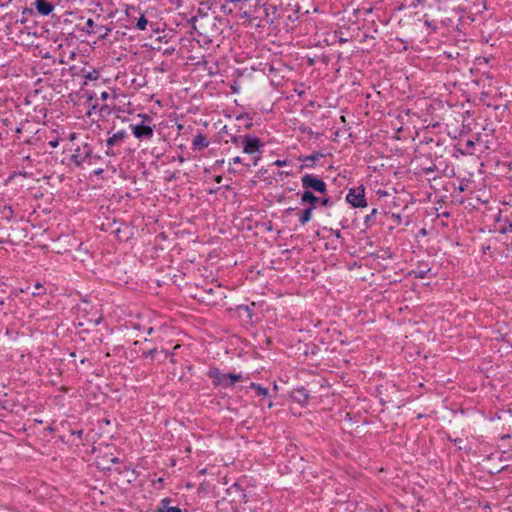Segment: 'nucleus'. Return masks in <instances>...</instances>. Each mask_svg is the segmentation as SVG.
Listing matches in <instances>:
<instances>
[{
	"mask_svg": "<svg viewBox=\"0 0 512 512\" xmlns=\"http://www.w3.org/2000/svg\"><path fill=\"white\" fill-rule=\"evenodd\" d=\"M70 159L77 167H83L85 164H95L101 159V157L94 153L93 148L89 143L85 142L78 145L73 150Z\"/></svg>",
	"mask_w": 512,
	"mask_h": 512,
	"instance_id": "f257e3e1",
	"label": "nucleus"
},
{
	"mask_svg": "<svg viewBox=\"0 0 512 512\" xmlns=\"http://www.w3.org/2000/svg\"><path fill=\"white\" fill-rule=\"evenodd\" d=\"M207 376L214 387L231 388L236 382L242 381L243 376L235 373H224L217 367H210Z\"/></svg>",
	"mask_w": 512,
	"mask_h": 512,
	"instance_id": "f03ea898",
	"label": "nucleus"
},
{
	"mask_svg": "<svg viewBox=\"0 0 512 512\" xmlns=\"http://www.w3.org/2000/svg\"><path fill=\"white\" fill-rule=\"evenodd\" d=\"M264 146L265 143L259 137L252 134H244L241 148L243 153L252 157L253 166L258 165Z\"/></svg>",
	"mask_w": 512,
	"mask_h": 512,
	"instance_id": "7ed1b4c3",
	"label": "nucleus"
},
{
	"mask_svg": "<svg viewBox=\"0 0 512 512\" xmlns=\"http://www.w3.org/2000/svg\"><path fill=\"white\" fill-rule=\"evenodd\" d=\"M140 123L130 124V129L135 138L140 141L151 140L154 135L155 126L152 125V117L148 114H138Z\"/></svg>",
	"mask_w": 512,
	"mask_h": 512,
	"instance_id": "20e7f679",
	"label": "nucleus"
},
{
	"mask_svg": "<svg viewBox=\"0 0 512 512\" xmlns=\"http://www.w3.org/2000/svg\"><path fill=\"white\" fill-rule=\"evenodd\" d=\"M301 185L304 191H312L319 194H326L327 192V184L325 181L314 174H305L302 176Z\"/></svg>",
	"mask_w": 512,
	"mask_h": 512,
	"instance_id": "39448f33",
	"label": "nucleus"
},
{
	"mask_svg": "<svg viewBox=\"0 0 512 512\" xmlns=\"http://www.w3.org/2000/svg\"><path fill=\"white\" fill-rule=\"evenodd\" d=\"M128 134L125 130H119L106 140L105 155L114 157L119 154V148L124 144Z\"/></svg>",
	"mask_w": 512,
	"mask_h": 512,
	"instance_id": "423d86ee",
	"label": "nucleus"
},
{
	"mask_svg": "<svg viewBox=\"0 0 512 512\" xmlns=\"http://www.w3.org/2000/svg\"><path fill=\"white\" fill-rule=\"evenodd\" d=\"M346 201L356 208H364L367 206L365 198V189L362 185L349 189L346 195Z\"/></svg>",
	"mask_w": 512,
	"mask_h": 512,
	"instance_id": "0eeeda50",
	"label": "nucleus"
},
{
	"mask_svg": "<svg viewBox=\"0 0 512 512\" xmlns=\"http://www.w3.org/2000/svg\"><path fill=\"white\" fill-rule=\"evenodd\" d=\"M34 7L40 15L48 16L53 12L55 5L47 0H35Z\"/></svg>",
	"mask_w": 512,
	"mask_h": 512,
	"instance_id": "6e6552de",
	"label": "nucleus"
},
{
	"mask_svg": "<svg viewBox=\"0 0 512 512\" xmlns=\"http://www.w3.org/2000/svg\"><path fill=\"white\" fill-rule=\"evenodd\" d=\"M301 204H308L307 208L315 210L317 208L320 197L316 196L312 191H304L301 194Z\"/></svg>",
	"mask_w": 512,
	"mask_h": 512,
	"instance_id": "1a4fd4ad",
	"label": "nucleus"
},
{
	"mask_svg": "<svg viewBox=\"0 0 512 512\" xmlns=\"http://www.w3.org/2000/svg\"><path fill=\"white\" fill-rule=\"evenodd\" d=\"M209 144L210 141L207 139V137L202 133H198L192 140V149L194 151H202L203 149L207 148Z\"/></svg>",
	"mask_w": 512,
	"mask_h": 512,
	"instance_id": "9d476101",
	"label": "nucleus"
},
{
	"mask_svg": "<svg viewBox=\"0 0 512 512\" xmlns=\"http://www.w3.org/2000/svg\"><path fill=\"white\" fill-rule=\"evenodd\" d=\"M322 156L323 155L321 153L316 152L311 155L301 157L300 160L304 162V164L301 165L300 169L314 167L315 162L319 160Z\"/></svg>",
	"mask_w": 512,
	"mask_h": 512,
	"instance_id": "9b49d317",
	"label": "nucleus"
},
{
	"mask_svg": "<svg viewBox=\"0 0 512 512\" xmlns=\"http://www.w3.org/2000/svg\"><path fill=\"white\" fill-rule=\"evenodd\" d=\"M171 499L164 498L160 501V504L157 508V512H182V510L177 506H170Z\"/></svg>",
	"mask_w": 512,
	"mask_h": 512,
	"instance_id": "f8f14e48",
	"label": "nucleus"
},
{
	"mask_svg": "<svg viewBox=\"0 0 512 512\" xmlns=\"http://www.w3.org/2000/svg\"><path fill=\"white\" fill-rule=\"evenodd\" d=\"M110 32L111 29L103 25H98L95 29H87L88 34H99L101 39L106 38Z\"/></svg>",
	"mask_w": 512,
	"mask_h": 512,
	"instance_id": "ddd939ff",
	"label": "nucleus"
},
{
	"mask_svg": "<svg viewBox=\"0 0 512 512\" xmlns=\"http://www.w3.org/2000/svg\"><path fill=\"white\" fill-rule=\"evenodd\" d=\"M313 211L311 208H305L300 213H298L299 216V223L301 225H306L311 219Z\"/></svg>",
	"mask_w": 512,
	"mask_h": 512,
	"instance_id": "4468645a",
	"label": "nucleus"
},
{
	"mask_svg": "<svg viewBox=\"0 0 512 512\" xmlns=\"http://www.w3.org/2000/svg\"><path fill=\"white\" fill-rule=\"evenodd\" d=\"M250 388L255 390L257 396L266 397L269 394L267 388H264L260 384H257V383H254V382H252L250 384Z\"/></svg>",
	"mask_w": 512,
	"mask_h": 512,
	"instance_id": "2eb2a0df",
	"label": "nucleus"
},
{
	"mask_svg": "<svg viewBox=\"0 0 512 512\" xmlns=\"http://www.w3.org/2000/svg\"><path fill=\"white\" fill-rule=\"evenodd\" d=\"M148 20L146 19V17L142 14L136 21V24H135V28L140 30V31H144L147 29L148 27Z\"/></svg>",
	"mask_w": 512,
	"mask_h": 512,
	"instance_id": "dca6fc26",
	"label": "nucleus"
},
{
	"mask_svg": "<svg viewBox=\"0 0 512 512\" xmlns=\"http://www.w3.org/2000/svg\"><path fill=\"white\" fill-rule=\"evenodd\" d=\"M377 213H378V209L374 208V209H372L370 214L366 215V217L364 219V224L366 225V227H370L374 223V219H375V216L377 215Z\"/></svg>",
	"mask_w": 512,
	"mask_h": 512,
	"instance_id": "f3484780",
	"label": "nucleus"
},
{
	"mask_svg": "<svg viewBox=\"0 0 512 512\" xmlns=\"http://www.w3.org/2000/svg\"><path fill=\"white\" fill-rule=\"evenodd\" d=\"M333 204L334 202L330 197H322L318 202V205H320L321 207H332Z\"/></svg>",
	"mask_w": 512,
	"mask_h": 512,
	"instance_id": "a211bd4d",
	"label": "nucleus"
},
{
	"mask_svg": "<svg viewBox=\"0 0 512 512\" xmlns=\"http://www.w3.org/2000/svg\"><path fill=\"white\" fill-rule=\"evenodd\" d=\"M4 218L10 220L13 217L14 211L11 206H5L2 210Z\"/></svg>",
	"mask_w": 512,
	"mask_h": 512,
	"instance_id": "6ab92c4d",
	"label": "nucleus"
},
{
	"mask_svg": "<svg viewBox=\"0 0 512 512\" xmlns=\"http://www.w3.org/2000/svg\"><path fill=\"white\" fill-rule=\"evenodd\" d=\"M244 139V135H233L230 138V142L236 146H242V141Z\"/></svg>",
	"mask_w": 512,
	"mask_h": 512,
	"instance_id": "aec40b11",
	"label": "nucleus"
},
{
	"mask_svg": "<svg viewBox=\"0 0 512 512\" xmlns=\"http://www.w3.org/2000/svg\"><path fill=\"white\" fill-rule=\"evenodd\" d=\"M35 290H36V291H34V292L32 293V295H33V296L41 295V294H43V293H44V291H45V289H44L43 285H42V284H40V283H36V284H35Z\"/></svg>",
	"mask_w": 512,
	"mask_h": 512,
	"instance_id": "412c9836",
	"label": "nucleus"
},
{
	"mask_svg": "<svg viewBox=\"0 0 512 512\" xmlns=\"http://www.w3.org/2000/svg\"><path fill=\"white\" fill-rule=\"evenodd\" d=\"M430 272V269L427 270H419L415 272V275L417 278L424 279L427 277L428 273Z\"/></svg>",
	"mask_w": 512,
	"mask_h": 512,
	"instance_id": "4be33fe9",
	"label": "nucleus"
},
{
	"mask_svg": "<svg viewBox=\"0 0 512 512\" xmlns=\"http://www.w3.org/2000/svg\"><path fill=\"white\" fill-rule=\"evenodd\" d=\"M85 25H86V27L84 28V30L86 32H87V29H95L96 28V25H95L93 19H91V18L87 19Z\"/></svg>",
	"mask_w": 512,
	"mask_h": 512,
	"instance_id": "5701e85b",
	"label": "nucleus"
},
{
	"mask_svg": "<svg viewBox=\"0 0 512 512\" xmlns=\"http://www.w3.org/2000/svg\"><path fill=\"white\" fill-rule=\"evenodd\" d=\"M100 116L103 117L104 115H108L110 113V110L107 105H103L99 108Z\"/></svg>",
	"mask_w": 512,
	"mask_h": 512,
	"instance_id": "b1692460",
	"label": "nucleus"
},
{
	"mask_svg": "<svg viewBox=\"0 0 512 512\" xmlns=\"http://www.w3.org/2000/svg\"><path fill=\"white\" fill-rule=\"evenodd\" d=\"M97 110H98V105L97 104H93L90 106L88 112H87V115L89 117H91L93 114H96L97 113Z\"/></svg>",
	"mask_w": 512,
	"mask_h": 512,
	"instance_id": "393cba45",
	"label": "nucleus"
},
{
	"mask_svg": "<svg viewBox=\"0 0 512 512\" xmlns=\"http://www.w3.org/2000/svg\"><path fill=\"white\" fill-rule=\"evenodd\" d=\"M1 127H8L11 124V121L9 118H1L0 119Z\"/></svg>",
	"mask_w": 512,
	"mask_h": 512,
	"instance_id": "a878e982",
	"label": "nucleus"
},
{
	"mask_svg": "<svg viewBox=\"0 0 512 512\" xmlns=\"http://www.w3.org/2000/svg\"><path fill=\"white\" fill-rule=\"evenodd\" d=\"M157 352L156 348L150 349L149 351H146L143 353L144 357H153L154 354Z\"/></svg>",
	"mask_w": 512,
	"mask_h": 512,
	"instance_id": "bb28decb",
	"label": "nucleus"
},
{
	"mask_svg": "<svg viewBox=\"0 0 512 512\" xmlns=\"http://www.w3.org/2000/svg\"><path fill=\"white\" fill-rule=\"evenodd\" d=\"M287 164V161L286 160H276L274 162V165L278 166V167H282V166H285Z\"/></svg>",
	"mask_w": 512,
	"mask_h": 512,
	"instance_id": "cd10ccee",
	"label": "nucleus"
},
{
	"mask_svg": "<svg viewBox=\"0 0 512 512\" xmlns=\"http://www.w3.org/2000/svg\"><path fill=\"white\" fill-rule=\"evenodd\" d=\"M148 26H149V28H150V30L152 32H158L159 31V29L156 27V23H152L151 22V23L148 24Z\"/></svg>",
	"mask_w": 512,
	"mask_h": 512,
	"instance_id": "c85d7f7f",
	"label": "nucleus"
},
{
	"mask_svg": "<svg viewBox=\"0 0 512 512\" xmlns=\"http://www.w3.org/2000/svg\"><path fill=\"white\" fill-rule=\"evenodd\" d=\"M231 163H233V164H240V163H242V159H241V157L236 156V157H234V158L232 159V162H231Z\"/></svg>",
	"mask_w": 512,
	"mask_h": 512,
	"instance_id": "c756f323",
	"label": "nucleus"
},
{
	"mask_svg": "<svg viewBox=\"0 0 512 512\" xmlns=\"http://www.w3.org/2000/svg\"><path fill=\"white\" fill-rule=\"evenodd\" d=\"M436 170V166L433 165L431 167H428V168H425V173L428 174V173H432Z\"/></svg>",
	"mask_w": 512,
	"mask_h": 512,
	"instance_id": "7c9ffc66",
	"label": "nucleus"
},
{
	"mask_svg": "<svg viewBox=\"0 0 512 512\" xmlns=\"http://www.w3.org/2000/svg\"><path fill=\"white\" fill-rule=\"evenodd\" d=\"M83 433H84V432H83V430H79V431H77V432H72V434L77 435V437H78L79 439H82Z\"/></svg>",
	"mask_w": 512,
	"mask_h": 512,
	"instance_id": "2f4dec72",
	"label": "nucleus"
},
{
	"mask_svg": "<svg viewBox=\"0 0 512 512\" xmlns=\"http://www.w3.org/2000/svg\"><path fill=\"white\" fill-rule=\"evenodd\" d=\"M49 145H50L52 148H56V147L58 146V141H57V140L50 141V142H49Z\"/></svg>",
	"mask_w": 512,
	"mask_h": 512,
	"instance_id": "473e14b6",
	"label": "nucleus"
},
{
	"mask_svg": "<svg viewBox=\"0 0 512 512\" xmlns=\"http://www.w3.org/2000/svg\"><path fill=\"white\" fill-rule=\"evenodd\" d=\"M109 97L108 92L104 91L101 93V99L106 100Z\"/></svg>",
	"mask_w": 512,
	"mask_h": 512,
	"instance_id": "72a5a7b5",
	"label": "nucleus"
},
{
	"mask_svg": "<svg viewBox=\"0 0 512 512\" xmlns=\"http://www.w3.org/2000/svg\"><path fill=\"white\" fill-rule=\"evenodd\" d=\"M222 179H223V178H222V176H221V175H217V176H215V178H214L215 182H217V183H221V182H222Z\"/></svg>",
	"mask_w": 512,
	"mask_h": 512,
	"instance_id": "f704fd0d",
	"label": "nucleus"
},
{
	"mask_svg": "<svg viewBox=\"0 0 512 512\" xmlns=\"http://www.w3.org/2000/svg\"><path fill=\"white\" fill-rule=\"evenodd\" d=\"M333 234H334V236H335L336 238H341V232H340V230H335V231H333Z\"/></svg>",
	"mask_w": 512,
	"mask_h": 512,
	"instance_id": "c9c22d12",
	"label": "nucleus"
},
{
	"mask_svg": "<svg viewBox=\"0 0 512 512\" xmlns=\"http://www.w3.org/2000/svg\"><path fill=\"white\" fill-rule=\"evenodd\" d=\"M161 352L164 353V357L165 358H168V357L172 356V354L169 351H167V350H162Z\"/></svg>",
	"mask_w": 512,
	"mask_h": 512,
	"instance_id": "e433bc0d",
	"label": "nucleus"
},
{
	"mask_svg": "<svg viewBox=\"0 0 512 512\" xmlns=\"http://www.w3.org/2000/svg\"><path fill=\"white\" fill-rule=\"evenodd\" d=\"M219 189H220L219 187H217V188H212V189H210V190H209V193H210V194L217 193V191H218Z\"/></svg>",
	"mask_w": 512,
	"mask_h": 512,
	"instance_id": "4c0bfd02",
	"label": "nucleus"
},
{
	"mask_svg": "<svg viewBox=\"0 0 512 512\" xmlns=\"http://www.w3.org/2000/svg\"><path fill=\"white\" fill-rule=\"evenodd\" d=\"M178 161L180 163H183L185 161V158L183 156H178Z\"/></svg>",
	"mask_w": 512,
	"mask_h": 512,
	"instance_id": "58836bf2",
	"label": "nucleus"
},
{
	"mask_svg": "<svg viewBox=\"0 0 512 512\" xmlns=\"http://www.w3.org/2000/svg\"><path fill=\"white\" fill-rule=\"evenodd\" d=\"M224 163V159H221V160H217L216 161V165H222Z\"/></svg>",
	"mask_w": 512,
	"mask_h": 512,
	"instance_id": "ea45409f",
	"label": "nucleus"
},
{
	"mask_svg": "<svg viewBox=\"0 0 512 512\" xmlns=\"http://www.w3.org/2000/svg\"><path fill=\"white\" fill-rule=\"evenodd\" d=\"M267 406H268V408H271V407L273 406V402H272V401H269V403H268V405H267Z\"/></svg>",
	"mask_w": 512,
	"mask_h": 512,
	"instance_id": "a19ab883",
	"label": "nucleus"
},
{
	"mask_svg": "<svg viewBox=\"0 0 512 512\" xmlns=\"http://www.w3.org/2000/svg\"><path fill=\"white\" fill-rule=\"evenodd\" d=\"M251 126H252V123H251V122H249V123H247V124H246V128H250Z\"/></svg>",
	"mask_w": 512,
	"mask_h": 512,
	"instance_id": "79ce46f5",
	"label": "nucleus"
},
{
	"mask_svg": "<svg viewBox=\"0 0 512 512\" xmlns=\"http://www.w3.org/2000/svg\"><path fill=\"white\" fill-rule=\"evenodd\" d=\"M112 462H113V463H117V462H118V458H113V459H112Z\"/></svg>",
	"mask_w": 512,
	"mask_h": 512,
	"instance_id": "37998d69",
	"label": "nucleus"
},
{
	"mask_svg": "<svg viewBox=\"0 0 512 512\" xmlns=\"http://www.w3.org/2000/svg\"><path fill=\"white\" fill-rule=\"evenodd\" d=\"M228 171H229L230 173H235L234 169H232V168H229V169H228Z\"/></svg>",
	"mask_w": 512,
	"mask_h": 512,
	"instance_id": "c03bdc74",
	"label": "nucleus"
},
{
	"mask_svg": "<svg viewBox=\"0 0 512 512\" xmlns=\"http://www.w3.org/2000/svg\"><path fill=\"white\" fill-rule=\"evenodd\" d=\"M102 172V169L97 170L95 173L100 174Z\"/></svg>",
	"mask_w": 512,
	"mask_h": 512,
	"instance_id": "a18cd8bd",
	"label": "nucleus"
},
{
	"mask_svg": "<svg viewBox=\"0 0 512 512\" xmlns=\"http://www.w3.org/2000/svg\"><path fill=\"white\" fill-rule=\"evenodd\" d=\"M2 139V134L0 133V140Z\"/></svg>",
	"mask_w": 512,
	"mask_h": 512,
	"instance_id": "49530a36",
	"label": "nucleus"
}]
</instances>
